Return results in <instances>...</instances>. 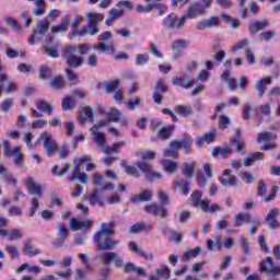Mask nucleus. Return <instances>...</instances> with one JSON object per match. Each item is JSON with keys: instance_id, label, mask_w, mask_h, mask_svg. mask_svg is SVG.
<instances>
[{"instance_id": "f257e3e1", "label": "nucleus", "mask_w": 280, "mask_h": 280, "mask_svg": "<svg viewBox=\"0 0 280 280\" xmlns=\"http://www.w3.org/2000/svg\"><path fill=\"white\" fill-rule=\"evenodd\" d=\"M89 161H91V156L89 155H83L81 158L74 159V168L72 172V176L69 178L71 183H73V180H80L84 185L89 183V176L86 175V173L81 172L82 164L89 163Z\"/></svg>"}, {"instance_id": "f03ea898", "label": "nucleus", "mask_w": 280, "mask_h": 280, "mask_svg": "<svg viewBox=\"0 0 280 280\" xmlns=\"http://www.w3.org/2000/svg\"><path fill=\"white\" fill-rule=\"evenodd\" d=\"M205 14H207V12L202 10V3L195 1L187 7L182 18L184 22L187 23V21L200 19V16H205Z\"/></svg>"}, {"instance_id": "7ed1b4c3", "label": "nucleus", "mask_w": 280, "mask_h": 280, "mask_svg": "<svg viewBox=\"0 0 280 280\" xmlns=\"http://www.w3.org/2000/svg\"><path fill=\"white\" fill-rule=\"evenodd\" d=\"M75 51H78V46H68L65 49L66 62L71 69H78L84 65V58L73 55Z\"/></svg>"}, {"instance_id": "20e7f679", "label": "nucleus", "mask_w": 280, "mask_h": 280, "mask_svg": "<svg viewBox=\"0 0 280 280\" xmlns=\"http://www.w3.org/2000/svg\"><path fill=\"white\" fill-rule=\"evenodd\" d=\"M94 242L100 250H113L119 244V241H115L110 236L102 233H95Z\"/></svg>"}, {"instance_id": "39448f33", "label": "nucleus", "mask_w": 280, "mask_h": 280, "mask_svg": "<svg viewBox=\"0 0 280 280\" xmlns=\"http://www.w3.org/2000/svg\"><path fill=\"white\" fill-rule=\"evenodd\" d=\"M165 30H183L185 27V18L171 13L162 20Z\"/></svg>"}, {"instance_id": "423d86ee", "label": "nucleus", "mask_w": 280, "mask_h": 280, "mask_svg": "<svg viewBox=\"0 0 280 280\" xmlns=\"http://www.w3.org/2000/svg\"><path fill=\"white\" fill-rule=\"evenodd\" d=\"M96 259H100L101 264L104 266H110L113 261L116 268H121L124 266V258H121V256L115 252H104L103 254L98 255Z\"/></svg>"}, {"instance_id": "0eeeda50", "label": "nucleus", "mask_w": 280, "mask_h": 280, "mask_svg": "<svg viewBox=\"0 0 280 280\" xmlns=\"http://www.w3.org/2000/svg\"><path fill=\"white\" fill-rule=\"evenodd\" d=\"M39 139H43L44 141V149L46 150L47 156H54L58 151V142L54 138V135L44 131L39 135Z\"/></svg>"}, {"instance_id": "6e6552de", "label": "nucleus", "mask_w": 280, "mask_h": 280, "mask_svg": "<svg viewBox=\"0 0 280 280\" xmlns=\"http://www.w3.org/2000/svg\"><path fill=\"white\" fill-rule=\"evenodd\" d=\"M47 32H49V21H47V19L38 21L36 30L33 31V34L28 38L30 45H34L36 40H42L43 36H45Z\"/></svg>"}, {"instance_id": "1a4fd4ad", "label": "nucleus", "mask_w": 280, "mask_h": 280, "mask_svg": "<svg viewBox=\"0 0 280 280\" xmlns=\"http://www.w3.org/2000/svg\"><path fill=\"white\" fill-rule=\"evenodd\" d=\"M2 154L4 156H13L14 164L20 166L21 162L23 161V153H21V148L14 147L13 149L10 148V142L3 141L2 143Z\"/></svg>"}, {"instance_id": "9d476101", "label": "nucleus", "mask_w": 280, "mask_h": 280, "mask_svg": "<svg viewBox=\"0 0 280 280\" xmlns=\"http://www.w3.org/2000/svg\"><path fill=\"white\" fill-rule=\"evenodd\" d=\"M106 126H108V121L103 120V121H98L90 129L94 137L95 143H97L101 148H104V145H106V136L97 130Z\"/></svg>"}, {"instance_id": "9b49d317", "label": "nucleus", "mask_w": 280, "mask_h": 280, "mask_svg": "<svg viewBox=\"0 0 280 280\" xmlns=\"http://www.w3.org/2000/svg\"><path fill=\"white\" fill-rule=\"evenodd\" d=\"M190 205L195 209L207 210V205H211L209 199H202V190H195L190 195Z\"/></svg>"}, {"instance_id": "f8f14e48", "label": "nucleus", "mask_w": 280, "mask_h": 280, "mask_svg": "<svg viewBox=\"0 0 280 280\" xmlns=\"http://www.w3.org/2000/svg\"><path fill=\"white\" fill-rule=\"evenodd\" d=\"M191 145H194V139L189 133H184V137L180 141H172L170 147L175 149V150H180L183 148L188 154V152H191Z\"/></svg>"}, {"instance_id": "ddd939ff", "label": "nucleus", "mask_w": 280, "mask_h": 280, "mask_svg": "<svg viewBox=\"0 0 280 280\" xmlns=\"http://www.w3.org/2000/svg\"><path fill=\"white\" fill-rule=\"evenodd\" d=\"M220 26V19L218 16H210L196 22V30L205 32V30H212V27Z\"/></svg>"}, {"instance_id": "4468645a", "label": "nucleus", "mask_w": 280, "mask_h": 280, "mask_svg": "<svg viewBox=\"0 0 280 280\" xmlns=\"http://www.w3.org/2000/svg\"><path fill=\"white\" fill-rule=\"evenodd\" d=\"M163 93H167V85H165V82L160 79L156 81L152 93V98L155 104H163Z\"/></svg>"}, {"instance_id": "2eb2a0df", "label": "nucleus", "mask_w": 280, "mask_h": 280, "mask_svg": "<svg viewBox=\"0 0 280 280\" xmlns=\"http://www.w3.org/2000/svg\"><path fill=\"white\" fill-rule=\"evenodd\" d=\"M144 211H147V213H151V215H156L162 219H165L170 215V211H167V208L156 203L145 206Z\"/></svg>"}, {"instance_id": "dca6fc26", "label": "nucleus", "mask_w": 280, "mask_h": 280, "mask_svg": "<svg viewBox=\"0 0 280 280\" xmlns=\"http://www.w3.org/2000/svg\"><path fill=\"white\" fill-rule=\"evenodd\" d=\"M69 226L71 231H86V229H91L93 226V221L91 220L80 221L78 219H71Z\"/></svg>"}, {"instance_id": "f3484780", "label": "nucleus", "mask_w": 280, "mask_h": 280, "mask_svg": "<svg viewBox=\"0 0 280 280\" xmlns=\"http://www.w3.org/2000/svg\"><path fill=\"white\" fill-rule=\"evenodd\" d=\"M25 186L33 196L43 197V187L34 180V177L26 178Z\"/></svg>"}, {"instance_id": "a211bd4d", "label": "nucleus", "mask_w": 280, "mask_h": 280, "mask_svg": "<svg viewBox=\"0 0 280 280\" xmlns=\"http://www.w3.org/2000/svg\"><path fill=\"white\" fill-rule=\"evenodd\" d=\"M23 252L27 257H36V255H43V249L36 248L30 240L24 243Z\"/></svg>"}, {"instance_id": "6ab92c4d", "label": "nucleus", "mask_w": 280, "mask_h": 280, "mask_svg": "<svg viewBox=\"0 0 280 280\" xmlns=\"http://www.w3.org/2000/svg\"><path fill=\"white\" fill-rule=\"evenodd\" d=\"M80 121L81 124H86V121L93 124V121H95V114L91 106H86L80 112Z\"/></svg>"}, {"instance_id": "aec40b11", "label": "nucleus", "mask_w": 280, "mask_h": 280, "mask_svg": "<svg viewBox=\"0 0 280 280\" xmlns=\"http://www.w3.org/2000/svg\"><path fill=\"white\" fill-rule=\"evenodd\" d=\"M185 78H187V75L185 74H183L182 77H176L175 79H173V84L175 86H182V89H191V86H194L195 80L191 78H188L185 81Z\"/></svg>"}, {"instance_id": "412c9836", "label": "nucleus", "mask_w": 280, "mask_h": 280, "mask_svg": "<svg viewBox=\"0 0 280 280\" xmlns=\"http://www.w3.org/2000/svg\"><path fill=\"white\" fill-rule=\"evenodd\" d=\"M271 82H272V77H267L264 79H259L255 83V89L259 97H264V94L266 93V85L270 84Z\"/></svg>"}, {"instance_id": "4be33fe9", "label": "nucleus", "mask_w": 280, "mask_h": 280, "mask_svg": "<svg viewBox=\"0 0 280 280\" xmlns=\"http://www.w3.org/2000/svg\"><path fill=\"white\" fill-rule=\"evenodd\" d=\"M58 240L55 242V245L57 246H63L65 242H67V237H69V229H67V226L60 224L58 226Z\"/></svg>"}, {"instance_id": "5701e85b", "label": "nucleus", "mask_w": 280, "mask_h": 280, "mask_svg": "<svg viewBox=\"0 0 280 280\" xmlns=\"http://www.w3.org/2000/svg\"><path fill=\"white\" fill-rule=\"evenodd\" d=\"M214 242H215L219 250H222V248H224V246L228 249L233 248V246H235V240H233L231 237L225 238L224 242L222 243V236L217 235V236H214Z\"/></svg>"}, {"instance_id": "b1692460", "label": "nucleus", "mask_w": 280, "mask_h": 280, "mask_svg": "<svg viewBox=\"0 0 280 280\" xmlns=\"http://www.w3.org/2000/svg\"><path fill=\"white\" fill-rule=\"evenodd\" d=\"M266 27H268V20H262L250 22L248 30L249 33L257 34V32H261V30H266Z\"/></svg>"}, {"instance_id": "393cba45", "label": "nucleus", "mask_w": 280, "mask_h": 280, "mask_svg": "<svg viewBox=\"0 0 280 280\" xmlns=\"http://www.w3.org/2000/svg\"><path fill=\"white\" fill-rule=\"evenodd\" d=\"M250 222H255L253 217L248 213H237L234 218V226H242L243 223L250 224Z\"/></svg>"}, {"instance_id": "a878e982", "label": "nucleus", "mask_w": 280, "mask_h": 280, "mask_svg": "<svg viewBox=\"0 0 280 280\" xmlns=\"http://www.w3.org/2000/svg\"><path fill=\"white\" fill-rule=\"evenodd\" d=\"M85 200H89L91 207H95L96 205H100L101 207H104V201L100 199V190L94 189L90 195L85 196Z\"/></svg>"}, {"instance_id": "bb28decb", "label": "nucleus", "mask_w": 280, "mask_h": 280, "mask_svg": "<svg viewBox=\"0 0 280 280\" xmlns=\"http://www.w3.org/2000/svg\"><path fill=\"white\" fill-rule=\"evenodd\" d=\"M82 23H84V16L75 14L73 21L70 24L72 30V36H80V30L78 28L80 27V25H82Z\"/></svg>"}, {"instance_id": "cd10ccee", "label": "nucleus", "mask_w": 280, "mask_h": 280, "mask_svg": "<svg viewBox=\"0 0 280 280\" xmlns=\"http://www.w3.org/2000/svg\"><path fill=\"white\" fill-rule=\"evenodd\" d=\"M106 119H101L100 121H107V126L110 124V121L117 124V121L121 119V112H119V109L113 108L106 113Z\"/></svg>"}, {"instance_id": "c85d7f7f", "label": "nucleus", "mask_w": 280, "mask_h": 280, "mask_svg": "<svg viewBox=\"0 0 280 280\" xmlns=\"http://www.w3.org/2000/svg\"><path fill=\"white\" fill-rule=\"evenodd\" d=\"M215 129H212L211 131L207 132L203 137H199L196 140V145L200 148L202 143H212V141L215 139Z\"/></svg>"}, {"instance_id": "c756f323", "label": "nucleus", "mask_w": 280, "mask_h": 280, "mask_svg": "<svg viewBox=\"0 0 280 280\" xmlns=\"http://www.w3.org/2000/svg\"><path fill=\"white\" fill-rule=\"evenodd\" d=\"M68 27H69V15H66L61 19L60 24L51 27V32L52 34H60L62 32H67Z\"/></svg>"}, {"instance_id": "7c9ffc66", "label": "nucleus", "mask_w": 280, "mask_h": 280, "mask_svg": "<svg viewBox=\"0 0 280 280\" xmlns=\"http://www.w3.org/2000/svg\"><path fill=\"white\" fill-rule=\"evenodd\" d=\"M79 36H86V34H90V36H96V34H100V28L95 24L88 23L86 26H83L82 30H80Z\"/></svg>"}, {"instance_id": "2f4dec72", "label": "nucleus", "mask_w": 280, "mask_h": 280, "mask_svg": "<svg viewBox=\"0 0 280 280\" xmlns=\"http://www.w3.org/2000/svg\"><path fill=\"white\" fill-rule=\"evenodd\" d=\"M151 230H152V225L147 224L145 222H138L129 228V232L133 234L141 233V231H151Z\"/></svg>"}, {"instance_id": "473e14b6", "label": "nucleus", "mask_w": 280, "mask_h": 280, "mask_svg": "<svg viewBox=\"0 0 280 280\" xmlns=\"http://www.w3.org/2000/svg\"><path fill=\"white\" fill-rule=\"evenodd\" d=\"M161 165L164 170V172H167L168 174H174L176 170H178V163L170 160H162Z\"/></svg>"}, {"instance_id": "72a5a7b5", "label": "nucleus", "mask_w": 280, "mask_h": 280, "mask_svg": "<svg viewBox=\"0 0 280 280\" xmlns=\"http://www.w3.org/2000/svg\"><path fill=\"white\" fill-rule=\"evenodd\" d=\"M132 202H148L152 200V190H144L140 195H136L131 198Z\"/></svg>"}, {"instance_id": "f704fd0d", "label": "nucleus", "mask_w": 280, "mask_h": 280, "mask_svg": "<svg viewBox=\"0 0 280 280\" xmlns=\"http://www.w3.org/2000/svg\"><path fill=\"white\" fill-rule=\"evenodd\" d=\"M202 253V247L198 246L195 249H189L182 256V261L187 262L189 259H195V257H198Z\"/></svg>"}, {"instance_id": "c9c22d12", "label": "nucleus", "mask_w": 280, "mask_h": 280, "mask_svg": "<svg viewBox=\"0 0 280 280\" xmlns=\"http://www.w3.org/2000/svg\"><path fill=\"white\" fill-rule=\"evenodd\" d=\"M23 270H28V272H32L33 275H40L42 269L38 266H30V262H24L21 267L16 269V272H23Z\"/></svg>"}, {"instance_id": "e433bc0d", "label": "nucleus", "mask_w": 280, "mask_h": 280, "mask_svg": "<svg viewBox=\"0 0 280 280\" xmlns=\"http://www.w3.org/2000/svg\"><path fill=\"white\" fill-rule=\"evenodd\" d=\"M88 23L92 25H97V23H102L104 21V15L101 13L90 12L86 14Z\"/></svg>"}, {"instance_id": "4c0bfd02", "label": "nucleus", "mask_w": 280, "mask_h": 280, "mask_svg": "<svg viewBox=\"0 0 280 280\" xmlns=\"http://www.w3.org/2000/svg\"><path fill=\"white\" fill-rule=\"evenodd\" d=\"M124 272H137V275H142L145 277V270H143L141 267L135 266L132 262H127L124 265Z\"/></svg>"}, {"instance_id": "58836bf2", "label": "nucleus", "mask_w": 280, "mask_h": 280, "mask_svg": "<svg viewBox=\"0 0 280 280\" xmlns=\"http://www.w3.org/2000/svg\"><path fill=\"white\" fill-rule=\"evenodd\" d=\"M273 267L275 260L272 259V257H267V259L260 264V272H266L267 275H269Z\"/></svg>"}, {"instance_id": "ea45409f", "label": "nucleus", "mask_w": 280, "mask_h": 280, "mask_svg": "<svg viewBox=\"0 0 280 280\" xmlns=\"http://www.w3.org/2000/svg\"><path fill=\"white\" fill-rule=\"evenodd\" d=\"M36 106L42 113H48V115H51V113H54V107L51 106V104L47 103V101H37Z\"/></svg>"}, {"instance_id": "a19ab883", "label": "nucleus", "mask_w": 280, "mask_h": 280, "mask_svg": "<svg viewBox=\"0 0 280 280\" xmlns=\"http://www.w3.org/2000/svg\"><path fill=\"white\" fill-rule=\"evenodd\" d=\"M126 145V141H119L114 143L112 147H104L103 148V152L105 154H110V152H119V150H121V148H124Z\"/></svg>"}, {"instance_id": "79ce46f5", "label": "nucleus", "mask_w": 280, "mask_h": 280, "mask_svg": "<svg viewBox=\"0 0 280 280\" xmlns=\"http://www.w3.org/2000/svg\"><path fill=\"white\" fill-rule=\"evenodd\" d=\"M194 170H196V162H191L190 164L185 162L183 164V174L186 178H191V176H194Z\"/></svg>"}, {"instance_id": "37998d69", "label": "nucleus", "mask_w": 280, "mask_h": 280, "mask_svg": "<svg viewBox=\"0 0 280 280\" xmlns=\"http://www.w3.org/2000/svg\"><path fill=\"white\" fill-rule=\"evenodd\" d=\"M275 139H277V135L270 131H265V132L258 133L257 142L261 143L262 141H272Z\"/></svg>"}, {"instance_id": "c03bdc74", "label": "nucleus", "mask_w": 280, "mask_h": 280, "mask_svg": "<svg viewBox=\"0 0 280 280\" xmlns=\"http://www.w3.org/2000/svg\"><path fill=\"white\" fill-rule=\"evenodd\" d=\"M35 5L33 14L35 16H43V14H45V0H36Z\"/></svg>"}, {"instance_id": "a18cd8bd", "label": "nucleus", "mask_w": 280, "mask_h": 280, "mask_svg": "<svg viewBox=\"0 0 280 280\" xmlns=\"http://www.w3.org/2000/svg\"><path fill=\"white\" fill-rule=\"evenodd\" d=\"M175 110H176V113H178V115H182V117H189V115H191V113H194V107L178 105Z\"/></svg>"}, {"instance_id": "49530a36", "label": "nucleus", "mask_w": 280, "mask_h": 280, "mask_svg": "<svg viewBox=\"0 0 280 280\" xmlns=\"http://www.w3.org/2000/svg\"><path fill=\"white\" fill-rule=\"evenodd\" d=\"M175 189H180L183 196H189V182H175L174 183Z\"/></svg>"}, {"instance_id": "de8ad7c7", "label": "nucleus", "mask_w": 280, "mask_h": 280, "mask_svg": "<svg viewBox=\"0 0 280 280\" xmlns=\"http://www.w3.org/2000/svg\"><path fill=\"white\" fill-rule=\"evenodd\" d=\"M7 237L10 240V242H14L16 240H22L23 233H21V230L18 229L9 230L7 232Z\"/></svg>"}, {"instance_id": "09e8293b", "label": "nucleus", "mask_w": 280, "mask_h": 280, "mask_svg": "<svg viewBox=\"0 0 280 280\" xmlns=\"http://www.w3.org/2000/svg\"><path fill=\"white\" fill-rule=\"evenodd\" d=\"M250 42L248 39H242L236 45L232 46L231 51L235 54V51H240L241 49H248Z\"/></svg>"}, {"instance_id": "8fccbe9b", "label": "nucleus", "mask_w": 280, "mask_h": 280, "mask_svg": "<svg viewBox=\"0 0 280 280\" xmlns=\"http://www.w3.org/2000/svg\"><path fill=\"white\" fill-rule=\"evenodd\" d=\"M230 143H231V145H235L236 152L238 154H244V152H242V150H244L246 142L243 139H240V138L232 139V140H230Z\"/></svg>"}, {"instance_id": "3c124183", "label": "nucleus", "mask_w": 280, "mask_h": 280, "mask_svg": "<svg viewBox=\"0 0 280 280\" xmlns=\"http://www.w3.org/2000/svg\"><path fill=\"white\" fill-rule=\"evenodd\" d=\"M50 86H51L52 89H55L56 91L62 89V86H65V78H62L61 75L55 77V78L50 81Z\"/></svg>"}, {"instance_id": "603ef678", "label": "nucleus", "mask_w": 280, "mask_h": 280, "mask_svg": "<svg viewBox=\"0 0 280 280\" xmlns=\"http://www.w3.org/2000/svg\"><path fill=\"white\" fill-rule=\"evenodd\" d=\"M220 183L223 187H235V185H237V177L232 176L230 179H226V177H220Z\"/></svg>"}, {"instance_id": "864d4df0", "label": "nucleus", "mask_w": 280, "mask_h": 280, "mask_svg": "<svg viewBox=\"0 0 280 280\" xmlns=\"http://www.w3.org/2000/svg\"><path fill=\"white\" fill-rule=\"evenodd\" d=\"M72 108H75V100L72 97H66L62 100V109L63 110H72Z\"/></svg>"}, {"instance_id": "5fc2aeb1", "label": "nucleus", "mask_w": 280, "mask_h": 280, "mask_svg": "<svg viewBox=\"0 0 280 280\" xmlns=\"http://www.w3.org/2000/svg\"><path fill=\"white\" fill-rule=\"evenodd\" d=\"M241 247L243 248L244 255H250V243H248V238L244 237V235L240 236Z\"/></svg>"}, {"instance_id": "6e6d98bb", "label": "nucleus", "mask_w": 280, "mask_h": 280, "mask_svg": "<svg viewBox=\"0 0 280 280\" xmlns=\"http://www.w3.org/2000/svg\"><path fill=\"white\" fill-rule=\"evenodd\" d=\"M109 228H106V223H102L101 224V231L96 232V233H102V235H113L115 233V231H113V226H115V224L113 222L108 223Z\"/></svg>"}, {"instance_id": "4d7b16f0", "label": "nucleus", "mask_w": 280, "mask_h": 280, "mask_svg": "<svg viewBox=\"0 0 280 280\" xmlns=\"http://www.w3.org/2000/svg\"><path fill=\"white\" fill-rule=\"evenodd\" d=\"M136 165L138 168H140V171L143 172V174H145V177H148V174H150L152 171V164L145 162H137Z\"/></svg>"}, {"instance_id": "13d9d810", "label": "nucleus", "mask_w": 280, "mask_h": 280, "mask_svg": "<svg viewBox=\"0 0 280 280\" xmlns=\"http://www.w3.org/2000/svg\"><path fill=\"white\" fill-rule=\"evenodd\" d=\"M8 214L11 218H14V217L20 218L21 215H23V209H21V207H18V206H11L8 210Z\"/></svg>"}, {"instance_id": "bf43d9fd", "label": "nucleus", "mask_w": 280, "mask_h": 280, "mask_svg": "<svg viewBox=\"0 0 280 280\" xmlns=\"http://www.w3.org/2000/svg\"><path fill=\"white\" fill-rule=\"evenodd\" d=\"M148 60H150V55L148 54H138L136 56V65H138L139 67H143V65H145Z\"/></svg>"}, {"instance_id": "052dcab7", "label": "nucleus", "mask_w": 280, "mask_h": 280, "mask_svg": "<svg viewBox=\"0 0 280 280\" xmlns=\"http://www.w3.org/2000/svg\"><path fill=\"white\" fill-rule=\"evenodd\" d=\"M173 128H174V125H171L166 128H162L159 132L160 139H170Z\"/></svg>"}, {"instance_id": "680f3d73", "label": "nucleus", "mask_w": 280, "mask_h": 280, "mask_svg": "<svg viewBox=\"0 0 280 280\" xmlns=\"http://www.w3.org/2000/svg\"><path fill=\"white\" fill-rule=\"evenodd\" d=\"M32 139H34V135L32 132L24 135L23 141L26 143L28 150H34V148H36V143H32Z\"/></svg>"}, {"instance_id": "e2e57ef3", "label": "nucleus", "mask_w": 280, "mask_h": 280, "mask_svg": "<svg viewBox=\"0 0 280 280\" xmlns=\"http://www.w3.org/2000/svg\"><path fill=\"white\" fill-rule=\"evenodd\" d=\"M158 277H162V279H170V268L167 266H162L156 269Z\"/></svg>"}, {"instance_id": "0e129e2a", "label": "nucleus", "mask_w": 280, "mask_h": 280, "mask_svg": "<svg viewBox=\"0 0 280 280\" xmlns=\"http://www.w3.org/2000/svg\"><path fill=\"white\" fill-rule=\"evenodd\" d=\"M125 172L129 176H133L135 178H139L141 176V173H139V170L135 166H125Z\"/></svg>"}, {"instance_id": "69168bd1", "label": "nucleus", "mask_w": 280, "mask_h": 280, "mask_svg": "<svg viewBox=\"0 0 280 280\" xmlns=\"http://www.w3.org/2000/svg\"><path fill=\"white\" fill-rule=\"evenodd\" d=\"M240 177L242 178L243 183H247L248 185L255 182V177L248 172H241Z\"/></svg>"}, {"instance_id": "338daca9", "label": "nucleus", "mask_w": 280, "mask_h": 280, "mask_svg": "<svg viewBox=\"0 0 280 280\" xmlns=\"http://www.w3.org/2000/svg\"><path fill=\"white\" fill-rule=\"evenodd\" d=\"M171 237L168 238V242H175L176 244H180L183 242V236L180 233H177L174 230H170Z\"/></svg>"}, {"instance_id": "774afa93", "label": "nucleus", "mask_w": 280, "mask_h": 280, "mask_svg": "<svg viewBox=\"0 0 280 280\" xmlns=\"http://www.w3.org/2000/svg\"><path fill=\"white\" fill-rule=\"evenodd\" d=\"M52 75V72H51V69L47 66H42L40 67V70H39V78H51Z\"/></svg>"}]
</instances>
